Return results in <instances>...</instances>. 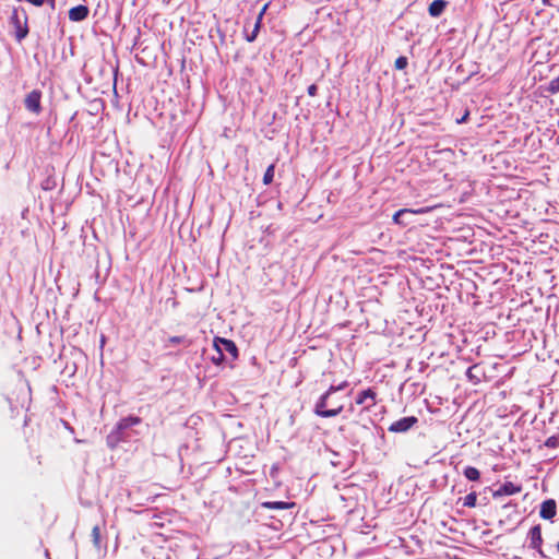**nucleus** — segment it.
<instances>
[{
    "mask_svg": "<svg viewBox=\"0 0 559 559\" xmlns=\"http://www.w3.org/2000/svg\"><path fill=\"white\" fill-rule=\"evenodd\" d=\"M545 445L547 448H557L559 445V438L552 436V437H549L546 441H545Z\"/></svg>",
    "mask_w": 559,
    "mask_h": 559,
    "instance_id": "24",
    "label": "nucleus"
},
{
    "mask_svg": "<svg viewBox=\"0 0 559 559\" xmlns=\"http://www.w3.org/2000/svg\"><path fill=\"white\" fill-rule=\"evenodd\" d=\"M464 476L471 481H477L480 478L479 471L474 466H467L464 472Z\"/></svg>",
    "mask_w": 559,
    "mask_h": 559,
    "instance_id": "15",
    "label": "nucleus"
},
{
    "mask_svg": "<svg viewBox=\"0 0 559 559\" xmlns=\"http://www.w3.org/2000/svg\"><path fill=\"white\" fill-rule=\"evenodd\" d=\"M217 355L212 357V361L215 365H221L225 360V356L223 354V349H216Z\"/></svg>",
    "mask_w": 559,
    "mask_h": 559,
    "instance_id": "23",
    "label": "nucleus"
},
{
    "mask_svg": "<svg viewBox=\"0 0 559 559\" xmlns=\"http://www.w3.org/2000/svg\"><path fill=\"white\" fill-rule=\"evenodd\" d=\"M547 91L550 94H557L559 92V75L549 82Z\"/></svg>",
    "mask_w": 559,
    "mask_h": 559,
    "instance_id": "20",
    "label": "nucleus"
},
{
    "mask_svg": "<svg viewBox=\"0 0 559 559\" xmlns=\"http://www.w3.org/2000/svg\"><path fill=\"white\" fill-rule=\"evenodd\" d=\"M92 540L94 546L99 549L100 548V528L98 525H95L92 528Z\"/></svg>",
    "mask_w": 559,
    "mask_h": 559,
    "instance_id": "18",
    "label": "nucleus"
},
{
    "mask_svg": "<svg viewBox=\"0 0 559 559\" xmlns=\"http://www.w3.org/2000/svg\"><path fill=\"white\" fill-rule=\"evenodd\" d=\"M269 5H270V2H267V3H265V4L263 5V8L261 9V11L259 12V14H261V16H264V14H265V12H266V10H267Z\"/></svg>",
    "mask_w": 559,
    "mask_h": 559,
    "instance_id": "28",
    "label": "nucleus"
},
{
    "mask_svg": "<svg viewBox=\"0 0 559 559\" xmlns=\"http://www.w3.org/2000/svg\"><path fill=\"white\" fill-rule=\"evenodd\" d=\"M447 4L445 0H433L428 7V12L431 16L438 17L443 13Z\"/></svg>",
    "mask_w": 559,
    "mask_h": 559,
    "instance_id": "12",
    "label": "nucleus"
},
{
    "mask_svg": "<svg viewBox=\"0 0 559 559\" xmlns=\"http://www.w3.org/2000/svg\"><path fill=\"white\" fill-rule=\"evenodd\" d=\"M528 537H530V547L537 550L542 556H544L543 549H542V544H543L542 527L539 524L533 526L530 530Z\"/></svg>",
    "mask_w": 559,
    "mask_h": 559,
    "instance_id": "6",
    "label": "nucleus"
},
{
    "mask_svg": "<svg viewBox=\"0 0 559 559\" xmlns=\"http://www.w3.org/2000/svg\"><path fill=\"white\" fill-rule=\"evenodd\" d=\"M274 170H275V165L274 164H271L265 173H264V176H263V183L265 186H269L273 182V178H274Z\"/></svg>",
    "mask_w": 559,
    "mask_h": 559,
    "instance_id": "16",
    "label": "nucleus"
},
{
    "mask_svg": "<svg viewBox=\"0 0 559 559\" xmlns=\"http://www.w3.org/2000/svg\"><path fill=\"white\" fill-rule=\"evenodd\" d=\"M476 502H477L476 492H469L468 495L465 496L463 506L468 507V508H474V507H476Z\"/></svg>",
    "mask_w": 559,
    "mask_h": 559,
    "instance_id": "19",
    "label": "nucleus"
},
{
    "mask_svg": "<svg viewBox=\"0 0 559 559\" xmlns=\"http://www.w3.org/2000/svg\"><path fill=\"white\" fill-rule=\"evenodd\" d=\"M468 115H469V112L466 111L465 115L461 119L457 120V123L465 122L467 120V118H468Z\"/></svg>",
    "mask_w": 559,
    "mask_h": 559,
    "instance_id": "29",
    "label": "nucleus"
},
{
    "mask_svg": "<svg viewBox=\"0 0 559 559\" xmlns=\"http://www.w3.org/2000/svg\"><path fill=\"white\" fill-rule=\"evenodd\" d=\"M557 548H558V551H559V543L557 544Z\"/></svg>",
    "mask_w": 559,
    "mask_h": 559,
    "instance_id": "33",
    "label": "nucleus"
},
{
    "mask_svg": "<svg viewBox=\"0 0 559 559\" xmlns=\"http://www.w3.org/2000/svg\"><path fill=\"white\" fill-rule=\"evenodd\" d=\"M40 99H41L40 91L34 90V91L29 92L26 95L25 100H24L26 109L34 114H39L41 111Z\"/></svg>",
    "mask_w": 559,
    "mask_h": 559,
    "instance_id": "5",
    "label": "nucleus"
},
{
    "mask_svg": "<svg viewBox=\"0 0 559 559\" xmlns=\"http://www.w3.org/2000/svg\"><path fill=\"white\" fill-rule=\"evenodd\" d=\"M347 386V382L344 381L338 385H331L317 401L314 404L313 412L317 416L322 418H330L340 415L343 412V404L334 405L332 408H326V401L330 400L331 395L336 391H341Z\"/></svg>",
    "mask_w": 559,
    "mask_h": 559,
    "instance_id": "1",
    "label": "nucleus"
},
{
    "mask_svg": "<svg viewBox=\"0 0 559 559\" xmlns=\"http://www.w3.org/2000/svg\"><path fill=\"white\" fill-rule=\"evenodd\" d=\"M368 399H369V400H371V403H370V405H368V406L366 407V409H369L370 407H372V406H374V405L377 404V393H376V391H374V390H372V389H370V388H369V389H366V390H364V391H361V392L357 395V397H356V404H357V405H361V404H364V403H365V401H366V400H368Z\"/></svg>",
    "mask_w": 559,
    "mask_h": 559,
    "instance_id": "11",
    "label": "nucleus"
},
{
    "mask_svg": "<svg viewBox=\"0 0 559 559\" xmlns=\"http://www.w3.org/2000/svg\"><path fill=\"white\" fill-rule=\"evenodd\" d=\"M307 92H308V95L310 97H314L317 95V92H318L317 85L316 84H311L310 86H308Z\"/></svg>",
    "mask_w": 559,
    "mask_h": 559,
    "instance_id": "26",
    "label": "nucleus"
},
{
    "mask_svg": "<svg viewBox=\"0 0 559 559\" xmlns=\"http://www.w3.org/2000/svg\"><path fill=\"white\" fill-rule=\"evenodd\" d=\"M90 10L86 5L79 4L69 10V20L72 22H81L88 16Z\"/></svg>",
    "mask_w": 559,
    "mask_h": 559,
    "instance_id": "9",
    "label": "nucleus"
},
{
    "mask_svg": "<svg viewBox=\"0 0 559 559\" xmlns=\"http://www.w3.org/2000/svg\"><path fill=\"white\" fill-rule=\"evenodd\" d=\"M407 64H408L407 58L404 56L396 58V60L394 62V67L396 70H404L407 67Z\"/></svg>",
    "mask_w": 559,
    "mask_h": 559,
    "instance_id": "22",
    "label": "nucleus"
},
{
    "mask_svg": "<svg viewBox=\"0 0 559 559\" xmlns=\"http://www.w3.org/2000/svg\"><path fill=\"white\" fill-rule=\"evenodd\" d=\"M338 403H332L329 400L326 401V408H332L334 405H337Z\"/></svg>",
    "mask_w": 559,
    "mask_h": 559,
    "instance_id": "30",
    "label": "nucleus"
},
{
    "mask_svg": "<svg viewBox=\"0 0 559 559\" xmlns=\"http://www.w3.org/2000/svg\"><path fill=\"white\" fill-rule=\"evenodd\" d=\"M557 514V504L554 499L545 500L540 506L539 515L545 520H552Z\"/></svg>",
    "mask_w": 559,
    "mask_h": 559,
    "instance_id": "8",
    "label": "nucleus"
},
{
    "mask_svg": "<svg viewBox=\"0 0 559 559\" xmlns=\"http://www.w3.org/2000/svg\"><path fill=\"white\" fill-rule=\"evenodd\" d=\"M418 419L415 416L404 417L392 423L388 430L394 433H401L408 431L413 426L417 424Z\"/></svg>",
    "mask_w": 559,
    "mask_h": 559,
    "instance_id": "4",
    "label": "nucleus"
},
{
    "mask_svg": "<svg viewBox=\"0 0 559 559\" xmlns=\"http://www.w3.org/2000/svg\"><path fill=\"white\" fill-rule=\"evenodd\" d=\"M522 491L521 485H515L512 481H506L497 490L493 491L492 497L498 498L502 496H512Z\"/></svg>",
    "mask_w": 559,
    "mask_h": 559,
    "instance_id": "7",
    "label": "nucleus"
},
{
    "mask_svg": "<svg viewBox=\"0 0 559 559\" xmlns=\"http://www.w3.org/2000/svg\"><path fill=\"white\" fill-rule=\"evenodd\" d=\"M45 2H48L50 4L51 8H55V2L56 0H44V3Z\"/></svg>",
    "mask_w": 559,
    "mask_h": 559,
    "instance_id": "31",
    "label": "nucleus"
},
{
    "mask_svg": "<svg viewBox=\"0 0 559 559\" xmlns=\"http://www.w3.org/2000/svg\"><path fill=\"white\" fill-rule=\"evenodd\" d=\"M433 209V206H426L420 209H401L393 215V222L395 224L405 226V224L401 221V216L405 213H412V214H425L430 212Z\"/></svg>",
    "mask_w": 559,
    "mask_h": 559,
    "instance_id": "10",
    "label": "nucleus"
},
{
    "mask_svg": "<svg viewBox=\"0 0 559 559\" xmlns=\"http://www.w3.org/2000/svg\"><path fill=\"white\" fill-rule=\"evenodd\" d=\"M478 368L477 365L471 366L466 371V377L472 380L474 383H479L480 379L474 373V371Z\"/></svg>",
    "mask_w": 559,
    "mask_h": 559,
    "instance_id": "21",
    "label": "nucleus"
},
{
    "mask_svg": "<svg viewBox=\"0 0 559 559\" xmlns=\"http://www.w3.org/2000/svg\"><path fill=\"white\" fill-rule=\"evenodd\" d=\"M35 7H41L44 4V0H26Z\"/></svg>",
    "mask_w": 559,
    "mask_h": 559,
    "instance_id": "27",
    "label": "nucleus"
},
{
    "mask_svg": "<svg viewBox=\"0 0 559 559\" xmlns=\"http://www.w3.org/2000/svg\"><path fill=\"white\" fill-rule=\"evenodd\" d=\"M542 1H543V4L550 5V0H542Z\"/></svg>",
    "mask_w": 559,
    "mask_h": 559,
    "instance_id": "32",
    "label": "nucleus"
},
{
    "mask_svg": "<svg viewBox=\"0 0 559 559\" xmlns=\"http://www.w3.org/2000/svg\"><path fill=\"white\" fill-rule=\"evenodd\" d=\"M213 346L215 349H223V353L227 352L231 356L233 360L238 358V348L231 340L216 336L213 340Z\"/></svg>",
    "mask_w": 559,
    "mask_h": 559,
    "instance_id": "3",
    "label": "nucleus"
},
{
    "mask_svg": "<svg viewBox=\"0 0 559 559\" xmlns=\"http://www.w3.org/2000/svg\"><path fill=\"white\" fill-rule=\"evenodd\" d=\"M142 421V419L138 416H127L124 418H121L117 423V429L122 431L126 430L132 426L139 425Z\"/></svg>",
    "mask_w": 559,
    "mask_h": 559,
    "instance_id": "13",
    "label": "nucleus"
},
{
    "mask_svg": "<svg viewBox=\"0 0 559 559\" xmlns=\"http://www.w3.org/2000/svg\"><path fill=\"white\" fill-rule=\"evenodd\" d=\"M185 341H186L185 336H170V337L168 338V342H169L170 344H180V343H182V342H185Z\"/></svg>",
    "mask_w": 559,
    "mask_h": 559,
    "instance_id": "25",
    "label": "nucleus"
},
{
    "mask_svg": "<svg viewBox=\"0 0 559 559\" xmlns=\"http://www.w3.org/2000/svg\"><path fill=\"white\" fill-rule=\"evenodd\" d=\"M263 506L267 509L284 510L292 508L294 506V502L270 501L263 503Z\"/></svg>",
    "mask_w": 559,
    "mask_h": 559,
    "instance_id": "14",
    "label": "nucleus"
},
{
    "mask_svg": "<svg viewBox=\"0 0 559 559\" xmlns=\"http://www.w3.org/2000/svg\"><path fill=\"white\" fill-rule=\"evenodd\" d=\"M262 20H263V16H261V14H258L253 32H252V34L250 36L247 37L248 41L251 43V41H253L257 38V35H258L259 29H260L261 24H262Z\"/></svg>",
    "mask_w": 559,
    "mask_h": 559,
    "instance_id": "17",
    "label": "nucleus"
},
{
    "mask_svg": "<svg viewBox=\"0 0 559 559\" xmlns=\"http://www.w3.org/2000/svg\"><path fill=\"white\" fill-rule=\"evenodd\" d=\"M27 14L24 9L14 8L10 16V24L14 28V37L20 43L28 35Z\"/></svg>",
    "mask_w": 559,
    "mask_h": 559,
    "instance_id": "2",
    "label": "nucleus"
}]
</instances>
